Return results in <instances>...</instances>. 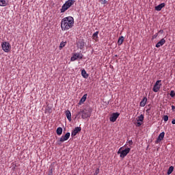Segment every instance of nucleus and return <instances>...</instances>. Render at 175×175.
Segmentation results:
<instances>
[{
  "mask_svg": "<svg viewBox=\"0 0 175 175\" xmlns=\"http://www.w3.org/2000/svg\"><path fill=\"white\" fill-rule=\"evenodd\" d=\"M75 25V19L72 16H67L62 19L61 28L62 31H68L73 28Z\"/></svg>",
  "mask_w": 175,
  "mask_h": 175,
  "instance_id": "f257e3e1",
  "label": "nucleus"
},
{
  "mask_svg": "<svg viewBox=\"0 0 175 175\" xmlns=\"http://www.w3.org/2000/svg\"><path fill=\"white\" fill-rule=\"evenodd\" d=\"M122 150V147H121L118 151V154H120V158L124 159V157H126L129 152H131V148H126L124 150Z\"/></svg>",
  "mask_w": 175,
  "mask_h": 175,
  "instance_id": "f03ea898",
  "label": "nucleus"
},
{
  "mask_svg": "<svg viewBox=\"0 0 175 175\" xmlns=\"http://www.w3.org/2000/svg\"><path fill=\"white\" fill-rule=\"evenodd\" d=\"M1 47H2V50L5 53H9V51H10V50L12 49V46L10 45V43H9L8 42H2Z\"/></svg>",
  "mask_w": 175,
  "mask_h": 175,
  "instance_id": "7ed1b4c3",
  "label": "nucleus"
},
{
  "mask_svg": "<svg viewBox=\"0 0 175 175\" xmlns=\"http://www.w3.org/2000/svg\"><path fill=\"white\" fill-rule=\"evenodd\" d=\"M162 83L161 80H158L156 81L152 88V91L154 92H158V91L161 90V87L162 86V83Z\"/></svg>",
  "mask_w": 175,
  "mask_h": 175,
  "instance_id": "20e7f679",
  "label": "nucleus"
},
{
  "mask_svg": "<svg viewBox=\"0 0 175 175\" xmlns=\"http://www.w3.org/2000/svg\"><path fill=\"white\" fill-rule=\"evenodd\" d=\"M79 114H82L81 118H83V120H85V118H90L91 117V113L85 109L81 111Z\"/></svg>",
  "mask_w": 175,
  "mask_h": 175,
  "instance_id": "39448f33",
  "label": "nucleus"
},
{
  "mask_svg": "<svg viewBox=\"0 0 175 175\" xmlns=\"http://www.w3.org/2000/svg\"><path fill=\"white\" fill-rule=\"evenodd\" d=\"M83 59V54L81 53H75L72 54V57L70 58V61L75 62L76 59Z\"/></svg>",
  "mask_w": 175,
  "mask_h": 175,
  "instance_id": "423d86ee",
  "label": "nucleus"
},
{
  "mask_svg": "<svg viewBox=\"0 0 175 175\" xmlns=\"http://www.w3.org/2000/svg\"><path fill=\"white\" fill-rule=\"evenodd\" d=\"M118 117H120V113H118V112L113 113L111 115V116L109 118V120L111 121V122H116V121H117V118H118Z\"/></svg>",
  "mask_w": 175,
  "mask_h": 175,
  "instance_id": "0eeeda50",
  "label": "nucleus"
},
{
  "mask_svg": "<svg viewBox=\"0 0 175 175\" xmlns=\"http://www.w3.org/2000/svg\"><path fill=\"white\" fill-rule=\"evenodd\" d=\"M70 137V133H67L65 135H63L60 137L59 142L60 143H64V142H66V140H68Z\"/></svg>",
  "mask_w": 175,
  "mask_h": 175,
  "instance_id": "6e6552de",
  "label": "nucleus"
},
{
  "mask_svg": "<svg viewBox=\"0 0 175 175\" xmlns=\"http://www.w3.org/2000/svg\"><path fill=\"white\" fill-rule=\"evenodd\" d=\"M163 137H165V132H162L159 134L157 140L155 141V144H159V143H161V142L163 140Z\"/></svg>",
  "mask_w": 175,
  "mask_h": 175,
  "instance_id": "1a4fd4ad",
  "label": "nucleus"
},
{
  "mask_svg": "<svg viewBox=\"0 0 175 175\" xmlns=\"http://www.w3.org/2000/svg\"><path fill=\"white\" fill-rule=\"evenodd\" d=\"M79 132H81V127H75L71 133V136L72 137H75V136H76V135H77Z\"/></svg>",
  "mask_w": 175,
  "mask_h": 175,
  "instance_id": "9d476101",
  "label": "nucleus"
},
{
  "mask_svg": "<svg viewBox=\"0 0 175 175\" xmlns=\"http://www.w3.org/2000/svg\"><path fill=\"white\" fill-rule=\"evenodd\" d=\"M165 43H166V40H165V38H162V39L156 44V47H157V49H159V47H161V46H163Z\"/></svg>",
  "mask_w": 175,
  "mask_h": 175,
  "instance_id": "9b49d317",
  "label": "nucleus"
},
{
  "mask_svg": "<svg viewBox=\"0 0 175 175\" xmlns=\"http://www.w3.org/2000/svg\"><path fill=\"white\" fill-rule=\"evenodd\" d=\"M165 3H162L155 7V10H157V12H161V10H162V8H165Z\"/></svg>",
  "mask_w": 175,
  "mask_h": 175,
  "instance_id": "f8f14e48",
  "label": "nucleus"
},
{
  "mask_svg": "<svg viewBox=\"0 0 175 175\" xmlns=\"http://www.w3.org/2000/svg\"><path fill=\"white\" fill-rule=\"evenodd\" d=\"M65 114L66 117H67V120H68V121H72V113H70V111L66 110Z\"/></svg>",
  "mask_w": 175,
  "mask_h": 175,
  "instance_id": "ddd939ff",
  "label": "nucleus"
},
{
  "mask_svg": "<svg viewBox=\"0 0 175 175\" xmlns=\"http://www.w3.org/2000/svg\"><path fill=\"white\" fill-rule=\"evenodd\" d=\"M68 8V9L70 8V6H72V5L75 4V0H68L67 1H66V3H64Z\"/></svg>",
  "mask_w": 175,
  "mask_h": 175,
  "instance_id": "4468645a",
  "label": "nucleus"
},
{
  "mask_svg": "<svg viewBox=\"0 0 175 175\" xmlns=\"http://www.w3.org/2000/svg\"><path fill=\"white\" fill-rule=\"evenodd\" d=\"M9 5V0H0V6L5 7Z\"/></svg>",
  "mask_w": 175,
  "mask_h": 175,
  "instance_id": "2eb2a0df",
  "label": "nucleus"
},
{
  "mask_svg": "<svg viewBox=\"0 0 175 175\" xmlns=\"http://www.w3.org/2000/svg\"><path fill=\"white\" fill-rule=\"evenodd\" d=\"M84 46H85V42L83 40L78 42V47L80 50H83L84 49Z\"/></svg>",
  "mask_w": 175,
  "mask_h": 175,
  "instance_id": "dca6fc26",
  "label": "nucleus"
},
{
  "mask_svg": "<svg viewBox=\"0 0 175 175\" xmlns=\"http://www.w3.org/2000/svg\"><path fill=\"white\" fill-rule=\"evenodd\" d=\"M126 146H128V147H130V148H132V146H133V141H132V139H127L124 147H126Z\"/></svg>",
  "mask_w": 175,
  "mask_h": 175,
  "instance_id": "f3484780",
  "label": "nucleus"
},
{
  "mask_svg": "<svg viewBox=\"0 0 175 175\" xmlns=\"http://www.w3.org/2000/svg\"><path fill=\"white\" fill-rule=\"evenodd\" d=\"M146 103H147V97H144L142 100L140 102L139 105L141 106V107H144Z\"/></svg>",
  "mask_w": 175,
  "mask_h": 175,
  "instance_id": "a211bd4d",
  "label": "nucleus"
},
{
  "mask_svg": "<svg viewBox=\"0 0 175 175\" xmlns=\"http://www.w3.org/2000/svg\"><path fill=\"white\" fill-rule=\"evenodd\" d=\"M98 35H99V31H96L92 36V39L95 40V42H98Z\"/></svg>",
  "mask_w": 175,
  "mask_h": 175,
  "instance_id": "6ab92c4d",
  "label": "nucleus"
},
{
  "mask_svg": "<svg viewBox=\"0 0 175 175\" xmlns=\"http://www.w3.org/2000/svg\"><path fill=\"white\" fill-rule=\"evenodd\" d=\"M68 9H69L65 4H64L62 7V8L60 9V12L61 13H65V12H66V10H68Z\"/></svg>",
  "mask_w": 175,
  "mask_h": 175,
  "instance_id": "aec40b11",
  "label": "nucleus"
},
{
  "mask_svg": "<svg viewBox=\"0 0 175 175\" xmlns=\"http://www.w3.org/2000/svg\"><path fill=\"white\" fill-rule=\"evenodd\" d=\"M85 100H87V94H84L82 98H81V100H79V103H84V102H85Z\"/></svg>",
  "mask_w": 175,
  "mask_h": 175,
  "instance_id": "412c9836",
  "label": "nucleus"
},
{
  "mask_svg": "<svg viewBox=\"0 0 175 175\" xmlns=\"http://www.w3.org/2000/svg\"><path fill=\"white\" fill-rule=\"evenodd\" d=\"M123 42H124V36H120L118 40V46H121V44H122Z\"/></svg>",
  "mask_w": 175,
  "mask_h": 175,
  "instance_id": "4be33fe9",
  "label": "nucleus"
},
{
  "mask_svg": "<svg viewBox=\"0 0 175 175\" xmlns=\"http://www.w3.org/2000/svg\"><path fill=\"white\" fill-rule=\"evenodd\" d=\"M81 75H82V77H83L84 79H88V74H87V71H85V70H81Z\"/></svg>",
  "mask_w": 175,
  "mask_h": 175,
  "instance_id": "5701e85b",
  "label": "nucleus"
},
{
  "mask_svg": "<svg viewBox=\"0 0 175 175\" xmlns=\"http://www.w3.org/2000/svg\"><path fill=\"white\" fill-rule=\"evenodd\" d=\"M56 133L58 136H61V135H62V128L58 127L56 130Z\"/></svg>",
  "mask_w": 175,
  "mask_h": 175,
  "instance_id": "b1692460",
  "label": "nucleus"
},
{
  "mask_svg": "<svg viewBox=\"0 0 175 175\" xmlns=\"http://www.w3.org/2000/svg\"><path fill=\"white\" fill-rule=\"evenodd\" d=\"M137 121H139L140 122H143V121H144V116L143 114H141L137 117Z\"/></svg>",
  "mask_w": 175,
  "mask_h": 175,
  "instance_id": "393cba45",
  "label": "nucleus"
},
{
  "mask_svg": "<svg viewBox=\"0 0 175 175\" xmlns=\"http://www.w3.org/2000/svg\"><path fill=\"white\" fill-rule=\"evenodd\" d=\"M173 170H174V167L170 166L167 170V174H172V173H173Z\"/></svg>",
  "mask_w": 175,
  "mask_h": 175,
  "instance_id": "a878e982",
  "label": "nucleus"
},
{
  "mask_svg": "<svg viewBox=\"0 0 175 175\" xmlns=\"http://www.w3.org/2000/svg\"><path fill=\"white\" fill-rule=\"evenodd\" d=\"M66 46V42H62L59 45V50H62Z\"/></svg>",
  "mask_w": 175,
  "mask_h": 175,
  "instance_id": "bb28decb",
  "label": "nucleus"
},
{
  "mask_svg": "<svg viewBox=\"0 0 175 175\" xmlns=\"http://www.w3.org/2000/svg\"><path fill=\"white\" fill-rule=\"evenodd\" d=\"M98 1L101 5H107V1L106 0H98Z\"/></svg>",
  "mask_w": 175,
  "mask_h": 175,
  "instance_id": "cd10ccee",
  "label": "nucleus"
},
{
  "mask_svg": "<svg viewBox=\"0 0 175 175\" xmlns=\"http://www.w3.org/2000/svg\"><path fill=\"white\" fill-rule=\"evenodd\" d=\"M163 120L165 121V122H167V121H169V116H167V115L164 116Z\"/></svg>",
  "mask_w": 175,
  "mask_h": 175,
  "instance_id": "c85d7f7f",
  "label": "nucleus"
},
{
  "mask_svg": "<svg viewBox=\"0 0 175 175\" xmlns=\"http://www.w3.org/2000/svg\"><path fill=\"white\" fill-rule=\"evenodd\" d=\"M170 95L171 98H174V96H175L174 90H172V91L170 92Z\"/></svg>",
  "mask_w": 175,
  "mask_h": 175,
  "instance_id": "c756f323",
  "label": "nucleus"
},
{
  "mask_svg": "<svg viewBox=\"0 0 175 175\" xmlns=\"http://www.w3.org/2000/svg\"><path fill=\"white\" fill-rule=\"evenodd\" d=\"M157 38H158V33H156L154 35H153L152 39H157Z\"/></svg>",
  "mask_w": 175,
  "mask_h": 175,
  "instance_id": "7c9ffc66",
  "label": "nucleus"
},
{
  "mask_svg": "<svg viewBox=\"0 0 175 175\" xmlns=\"http://www.w3.org/2000/svg\"><path fill=\"white\" fill-rule=\"evenodd\" d=\"M142 122L140 121H137V123H136V126H142Z\"/></svg>",
  "mask_w": 175,
  "mask_h": 175,
  "instance_id": "2f4dec72",
  "label": "nucleus"
},
{
  "mask_svg": "<svg viewBox=\"0 0 175 175\" xmlns=\"http://www.w3.org/2000/svg\"><path fill=\"white\" fill-rule=\"evenodd\" d=\"M99 174V168H96L95 173L94 174V175H98Z\"/></svg>",
  "mask_w": 175,
  "mask_h": 175,
  "instance_id": "473e14b6",
  "label": "nucleus"
},
{
  "mask_svg": "<svg viewBox=\"0 0 175 175\" xmlns=\"http://www.w3.org/2000/svg\"><path fill=\"white\" fill-rule=\"evenodd\" d=\"M48 175H53V169H51V170L49 171Z\"/></svg>",
  "mask_w": 175,
  "mask_h": 175,
  "instance_id": "72a5a7b5",
  "label": "nucleus"
},
{
  "mask_svg": "<svg viewBox=\"0 0 175 175\" xmlns=\"http://www.w3.org/2000/svg\"><path fill=\"white\" fill-rule=\"evenodd\" d=\"M172 110L173 111H174V110H175V106L174 105H172Z\"/></svg>",
  "mask_w": 175,
  "mask_h": 175,
  "instance_id": "f704fd0d",
  "label": "nucleus"
},
{
  "mask_svg": "<svg viewBox=\"0 0 175 175\" xmlns=\"http://www.w3.org/2000/svg\"><path fill=\"white\" fill-rule=\"evenodd\" d=\"M172 124H173V125H175V119H173V120H172Z\"/></svg>",
  "mask_w": 175,
  "mask_h": 175,
  "instance_id": "c9c22d12",
  "label": "nucleus"
},
{
  "mask_svg": "<svg viewBox=\"0 0 175 175\" xmlns=\"http://www.w3.org/2000/svg\"><path fill=\"white\" fill-rule=\"evenodd\" d=\"M159 33H163V29H161V30L159 31Z\"/></svg>",
  "mask_w": 175,
  "mask_h": 175,
  "instance_id": "e433bc0d",
  "label": "nucleus"
}]
</instances>
